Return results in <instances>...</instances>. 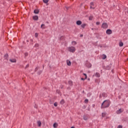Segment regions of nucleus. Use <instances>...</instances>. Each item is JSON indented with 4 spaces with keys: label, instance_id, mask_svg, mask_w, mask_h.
<instances>
[{
    "label": "nucleus",
    "instance_id": "1",
    "mask_svg": "<svg viewBox=\"0 0 128 128\" xmlns=\"http://www.w3.org/2000/svg\"><path fill=\"white\" fill-rule=\"evenodd\" d=\"M112 102L110 100H104L101 104V108H110Z\"/></svg>",
    "mask_w": 128,
    "mask_h": 128
},
{
    "label": "nucleus",
    "instance_id": "2",
    "mask_svg": "<svg viewBox=\"0 0 128 128\" xmlns=\"http://www.w3.org/2000/svg\"><path fill=\"white\" fill-rule=\"evenodd\" d=\"M101 28H108V23L106 22H103Z\"/></svg>",
    "mask_w": 128,
    "mask_h": 128
},
{
    "label": "nucleus",
    "instance_id": "3",
    "mask_svg": "<svg viewBox=\"0 0 128 128\" xmlns=\"http://www.w3.org/2000/svg\"><path fill=\"white\" fill-rule=\"evenodd\" d=\"M68 50L70 52H76V48L74 46L69 47L68 48Z\"/></svg>",
    "mask_w": 128,
    "mask_h": 128
},
{
    "label": "nucleus",
    "instance_id": "4",
    "mask_svg": "<svg viewBox=\"0 0 128 128\" xmlns=\"http://www.w3.org/2000/svg\"><path fill=\"white\" fill-rule=\"evenodd\" d=\"M88 118H90V115H88V114L84 115L83 120H88Z\"/></svg>",
    "mask_w": 128,
    "mask_h": 128
},
{
    "label": "nucleus",
    "instance_id": "5",
    "mask_svg": "<svg viewBox=\"0 0 128 128\" xmlns=\"http://www.w3.org/2000/svg\"><path fill=\"white\" fill-rule=\"evenodd\" d=\"M90 10H94V8H96L94 7H92V6H94V2H91L90 3Z\"/></svg>",
    "mask_w": 128,
    "mask_h": 128
},
{
    "label": "nucleus",
    "instance_id": "6",
    "mask_svg": "<svg viewBox=\"0 0 128 128\" xmlns=\"http://www.w3.org/2000/svg\"><path fill=\"white\" fill-rule=\"evenodd\" d=\"M106 34H112V30L110 29H108L106 30Z\"/></svg>",
    "mask_w": 128,
    "mask_h": 128
},
{
    "label": "nucleus",
    "instance_id": "7",
    "mask_svg": "<svg viewBox=\"0 0 128 128\" xmlns=\"http://www.w3.org/2000/svg\"><path fill=\"white\" fill-rule=\"evenodd\" d=\"M110 68H112V63L106 66V70H110Z\"/></svg>",
    "mask_w": 128,
    "mask_h": 128
},
{
    "label": "nucleus",
    "instance_id": "8",
    "mask_svg": "<svg viewBox=\"0 0 128 128\" xmlns=\"http://www.w3.org/2000/svg\"><path fill=\"white\" fill-rule=\"evenodd\" d=\"M34 20H38V16L36 15L32 16Z\"/></svg>",
    "mask_w": 128,
    "mask_h": 128
},
{
    "label": "nucleus",
    "instance_id": "9",
    "mask_svg": "<svg viewBox=\"0 0 128 128\" xmlns=\"http://www.w3.org/2000/svg\"><path fill=\"white\" fill-rule=\"evenodd\" d=\"M82 24V22L80 20H78L76 22V24L77 26H80Z\"/></svg>",
    "mask_w": 128,
    "mask_h": 128
},
{
    "label": "nucleus",
    "instance_id": "10",
    "mask_svg": "<svg viewBox=\"0 0 128 128\" xmlns=\"http://www.w3.org/2000/svg\"><path fill=\"white\" fill-rule=\"evenodd\" d=\"M4 60H8V54H5V55L4 56Z\"/></svg>",
    "mask_w": 128,
    "mask_h": 128
},
{
    "label": "nucleus",
    "instance_id": "11",
    "mask_svg": "<svg viewBox=\"0 0 128 128\" xmlns=\"http://www.w3.org/2000/svg\"><path fill=\"white\" fill-rule=\"evenodd\" d=\"M66 64L67 66H72V62H70V60H66Z\"/></svg>",
    "mask_w": 128,
    "mask_h": 128
},
{
    "label": "nucleus",
    "instance_id": "12",
    "mask_svg": "<svg viewBox=\"0 0 128 128\" xmlns=\"http://www.w3.org/2000/svg\"><path fill=\"white\" fill-rule=\"evenodd\" d=\"M34 12L36 14H40V10L36 9L34 10Z\"/></svg>",
    "mask_w": 128,
    "mask_h": 128
},
{
    "label": "nucleus",
    "instance_id": "13",
    "mask_svg": "<svg viewBox=\"0 0 128 128\" xmlns=\"http://www.w3.org/2000/svg\"><path fill=\"white\" fill-rule=\"evenodd\" d=\"M92 64L88 62L86 64V66H87V68H92Z\"/></svg>",
    "mask_w": 128,
    "mask_h": 128
},
{
    "label": "nucleus",
    "instance_id": "14",
    "mask_svg": "<svg viewBox=\"0 0 128 128\" xmlns=\"http://www.w3.org/2000/svg\"><path fill=\"white\" fill-rule=\"evenodd\" d=\"M102 96H103V98H107L108 97V94H106V92H102Z\"/></svg>",
    "mask_w": 128,
    "mask_h": 128
},
{
    "label": "nucleus",
    "instance_id": "15",
    "mask_svg": "<svg viewBox=\"0 0 128 128\" xmlns=\"http://www.w3.org/2000/svg\"><path fill=\"white\" fill-rule=\"evenodd\" d=\"M68 84H70V86H74L72 81V80H70L68 82Z\"/></svg>",
    "mask_w": 128,
    "mask_h": 128
},
{
    "label": "nucleus",
    "instance_id": "16",
    "mask_svg": "<svg viewBox=\"0 0 128 128\" xmlns=\"http://www.w3.org/2000/svg\"><path fill=\"white\" fill-rule=\"evenodd\" d=\"M58 123L56 122H55L53 124V127L54 128H58Z\"/></svg>",
    "mask_w": 128,
    "mask_h": 128
},
{
    "label": "nucleus",
    "instance_id": "17",
    "mask_svg": "<svg viewBox=\"0 0 128 128\" xmlns=\"http://www.w3.org/2000/svg\"><path fill=\"white\" fill-rule=\"evenodd\" d=\"M95 76H96V78H100V74L98 72H96L95 74Z\"/></svg>",
    "mask_w": 128,
    "mask_h": 128
},
{
    "label": "nucleus",
    "instance_id": "18",
    "mask_svg": "<svg viewBox=\"0 0 128 128\" xmlns=\"http://www.w3.org/2000/svg\"><path fill=\"white\" fill-rule=\"evenodd\" d=\"M10 62H16V59H10Z\"/></svg>",
    "mask_w": 128,
    "mask_h": 128
},
{
    "label": "nucleus",
    "instance_id": "19",
    "mask_svg": "<svg viewBox=\"0 0 128 128\" xmlns=\"http://www.w3.org/2000/svg\"><path fill=\"white\" fill-rule=\"evenodd\" d=\"M122 108L119 109L116 112V113L118 114H122Z\"/></svg>",
    "mask_w": 128,
    "mask_h": 128
},
{
    "label": "nucleus",
    "instance_id": "20",
    "mask_svg": "<svg viewBox=\"0 0 128 128\" xmlns=\"http://www.w3.org/2000/svg\"><path fill=\"white\" fill-rule=\"evenodd\" d=\"M86 26H87L86 24H81V28H84V27Z\"/></svg>",
    "mask_w": 128,
    "mask_h": 128
},
{
    "label": "nucleus",
    "instance_id": "21",
    "mask_svg": "<svg viewBox=\"0 0 128 128\" xmlns=\"http://www.w3.org/2000/svg\"><path fill=\"white\" fill-rule=\"evenodd\" d=\"M56 92L58 94H60V96H62V92H60V90H56Z\"/></svg>",
    "mask_w": 128,
    "mask_h": 128
},
{
    "label": "nucleus",
    "instance_id": "22",
    "mask_svg": "<svg viewBox=\"0 0 128 128\" xmlns=\"http://www.w3.org/2000/svg\"><path fill=\"white\" fill-rule=\"evenodd\" d=\"M38 126H42V122L40 120L38 121Z\"/></svg>",
    "mask_w": 128,
    "mask_h": 128
},
{
    "label": "nucleus",
    "instance_id": "23",
    "mask_svg": "<svg viewBox=\"0 0 128 128\" xmlns=\"http://www.w3.org/2000/svg\"><path fill=\"white\" fill-rule=\"evenodd\" d=\"M119 46H124V42H119Z\"/></svg>",
    "mask_w": 128,
    "mask_h": 128
},
{
    "label": "nucleus",
    "instance_id": "24",
    "mask_svg": "<svg viewBox=\"0 0 128 128\" xmlns=\"http://www.w3.org/2000/svg\"><path fill=\"white\" fill-rule=\"evenodd\" d=\"M106 116V112H102V118H105Z\"/></svg>",
    "mask_w": 128,
    "mask_h": 128
},
{
    "label": "nucleus",
    "instance_id": "25",
    "mask_svg": "<svg viewBox=\"0 0 128 128\" xmlns=\"http://www.w3.org/2000/svg\"><path fill=\"white\" fill-rule=\"evenodd\" d=\"M64 104V100L62 99L60 102V104Z\"/></svg>",
    "mask_w": 128,
    "mask_h": 128
},
{
    "label": "nucleus",
    "instance_id": "26",
    "mask_svg": "<svg viewBox=\"0 0 128 128\" xmlns=\"http://www.w3.org/2000/svg\"><path fill=\"white\" fill-rule=\"evenodd\" d=\"M92 18H94V16H90L88 18L89 20H92Z\"/></svg>",
    "mask_w": 128,
    "mask_h": 128
},
{
    "label": "nucleus",
    "instance_id": "27",
    "mask_svg": "<svg viewBox=\"0 0 128 128\" xmlns=\"http://www.w3.org/2000/svg\"><path fill=\"white\" fill-rule=\"evenodd\" d=\"M60 40H64V36H62L60 38Z\"/></svg>",
    "mask_w": 128,
    "mask_h": 128
},
{
    "label": "nucleus",
    "instance_id": "28",
    "mask_svg": "<svg viewBox=\"0 0 128 128\" xmlns=\"http://www.w3.org/2000/svg\"><path fill=\"white\" fill-rule=\"evenodd\" d=\"M72 46H76V42L72 41Z\"/></svg>",
    "mask_w": 128,
    "mask_h": 128
},
{
    "label": "nucleus",
    "instance_id": "29",
    "mask_svg": "<svg viewBox=\"0 0 128 128\" xmlns=\"http://www.w3.org/2000/svg\"><path fill=\"white\" fill-rule=\"evenodd\" d=\"M41 28L44 29L46 28L44 27V24H42L40 26Z\"/></svg>",
    "mask_w": 128,
    "mask_h": 128
},
{
    "label": "nucleus",
    "instance_id": "30",
    "mask_svg": "<svg viewBox=\"0 0 128 128\" xmlns=\"http://www.w3.org/2000/svg\"><path fill=\"white\" fill-rule=\"evenodd\" d=\"M42 72V70H40L38 72V74L40 76Z\"/></svg>",
    "mask_w": 128,
    "mask_h": 128
},
{
    "label": "nucleus",
    "instance_id": "31",
    "mask_svg": "<svg viewBox=\"0 0 128 128\" xmlns=\"http://www.w3.org/2000/svg\"><path fill=\"white\" fill-rule=\"evenodd\" d=\"M43 2L44 4H48V0H43Z\"/></svg>",
    "mask_w": 128,
    "mask_h": 128
},
{
    "label": "nucleus",
    "instance_id": "32",
    "mask_svg": "<svg viewBox=\"0 0 128 128\" xmlns=\"http://www.w3.org/2000/svg\"><path fill=\"white\" fill-rule=\"evenodd\" d=\"M38 46H40L38 44H36L34 46V48H38Z\"/></svg>",
    "mask_w": 128,
    "mask_h": 128
},
{
    "label": "nucleus",
    "instance_id": "33",
    "mask_svg": "<svg viewBox=\"0 0 128 128\" xmlns=\"http://www.w3.org/2000/svg\"><path fill=\"white\" fill-rule=\"evenodd\" d=\"M84 102L85 104H88V99H86V100H84Z\"/></svg>",
    "mask_w": 128,
    "mask_h": 128
},
{
    "label": "nucleus",
    "instance_id": "34",
    "mask_svg": "<svg viewBox=\"0 0 128 128\" xmlns=\"http://www.w3.org/2000/svg\"><path fill=\"white\" fill-rule=\"evenodd\" d=\"M34 36L35 38H38V33H35Z\"/></svg>",
    "mask_w": 128,
    "mask_h": 128
},
{
    "label": "nucleus",
    "instance_id": "35",
    "mask_svg": "<svg viewBox=\"0 0 128 128\" xmlns=\"http://www.w3.org/2000/svg\"><path fill=\"white\" fill-rule=\"evenodd\" d=\"M54 106H58V102H55L54 104Z\"/></svg>",
    "mask_w": 128,
    "mask_h": 128
},
{
    "label": "nucleus",
    "instance_id": "36",
    "mask_svg": "<svg viewBox=\"0 0 128 128\" xmlns=\"http://www.w3.org/2000/svg\"><path fill=\"white\" fill-rule=\"evenodd\" d=\"M106 56L105 54H104L102 57V60H106Z\"/></svg>",
    "mask_w": 128,
    "mask_h": 128
},
{
    "label": "nucleus",
    "instance_id": "37",
    "mask_svg": "<svg viewBox=\"0 0 128 128\" xmlns=\"http://www.w3.org/2000/svg\"><path fill=\"white\" fill-rule=\"evenodd\" d=\"M84 76H85V78H88V76H86V74L84 73Z\"/></svg>",
    "mask_w": 128,
    "mask_h": 128
},
{
    "label": "nucleus",
    "instance_id": "38",
    "mask_svg": "<svg viewBox=\"0 0 128 128\" xmlns=\"http://www.w3.org/2000/svg\"><path fill=\"white\" fill-rule=\"evenodd\" d=\"M24 56H25V57L26 58V56H28V52H26L24 54Z\"/></svg>",
    "mask_w": 128,
    "mask_h": 128
},
{
    "label": "nucleus",
    "instance_id": "39",
    "mask_svg": "<svg viewBox=\"0 0 128 128\" xmlns=\"http://www.w3.org/2000/svg\"><path fill=\"white\" fill-rule=\"evenodd\" d=\"M82 108H83L84 110H85V108H86V105L82 107Z\"/></svg>",
    "mask_w": 128,
    "mask_h": 128
},
{
    "label": "nucleus",
    "instance_id": "40",
    "mask_svg": "<svg viewBox=\"0 0 128 128\" xmlns=\"http://www.w3.org/2000/svg\"><path fill=\"white\" fill-rule=\"evenodd\" d=\"M30 66V64H28L26 66L25 68H28Z\"/></svg>",
    "mask_w": 128,
    "mask_h": 128
},
{
    "label": "nucleus",
    "instance_id": "41",
    "mask_svg": "<svg viewBox=\"0 0 128 128\" xmlns=\"http://www.w3.org/2000/svg\"><path fill=\"white\" fill-rule=\"evenodd\" d=\"M117 128H122V125H119Z\"/></svg>",
    "mask_w": 128,
    "mask_h": 128
},
{
    "label": "nucleus",
    "instance_id": "42",
    "mask_svg": "<svg viewBox=\"0 0 128 128\" xmlns=\"http://www.w3.org/2000/svg\"><path fill=\"white\" fill-rule=\"evenodd\" d=\"M100 22H96V24L97 26H100Z\"/></svg>",
    "mask_w": 128,
    "mask_h": 128
},
{
    "label": "nucleus",
    "instance_id": "43",
    "mask_svg": "<svg viewBox=\"0 0 128 128\" xmlns=\"http://www.w3.org/2000/svg\"><path fill=\"white\" fill-rule=\"evenodd\" d=\"M38 67H36L34 70V72H38Z\"/></svg>",
    "mask_w": 128,
    "mask_h": 128
},
{
    "label": "nucleus",
    "instance_id": "44",
    "mask_svg": "<svg viewBox=\"0 0 128 128\" xmlns=\"http://www.w3.org/2000/svg\"><path fill=\"white\" fill-rule=\"evenodd\" d=\"M102 68H104V70H106V66H102Z\"/></svg>",
    "mask_w": 128,
    "mask_h": 128
},
{
    "label": "nucleus",
    "instance_id": "45",
    "mask_svg": "<svg viewBox=\"0 0 128 128\" xmlns=\"http://www.w3.org/2000/svg\"><path fill=\"white\" fill-rule=\"evenodd\" d=\"M82 80H86V78H81Z\"/></svg>",
    "mask_w": 128,
    "mask_h": 128
},
{
    "label": "nucleus",
    "instance_id": "46",
    "mask_svg": "<svg viewBox=\"0 0 128 128\" xmlns=\"http://www.w3.org/2000/svg\"><path fill=\"white\" fill-rule=\"evenodd\" d=\"M60 88H62V89L64 88V86L61 85V86H60Z\"/></svg>",
    "mask_w": 128,
    "mask_h": 128
},
{
    "label": "nucleus",
    "instance_id": "47",
    "mask_svg": "<svg viewBox=\"0 0 128 128\" xmlns=\"http://www.w3.org/2000/svg\"><path fill=\"white\" fill-rule=\"evenodd\" d=\"M100 98H102V94H100L99 96Z\"/></svg>",
    "mask_w": 128,
    "mask_h": 128
},
{
    "label": "nucleus",
    "instance_id": "48",
    "mask_svg": "<svg viewBox=\"0 0 128 128\" xmlns=\"http://www.w3.org/2000/svg\"><path fill=\"white\" fill-rule=\"evenodd\" d=\"M88 96H92V93L90 92L88 94Z\"/></svg>",
    "mask_w": 128,
    "mask_h": 128
},
{
    "label": "nucleus",
    "instance_id": "49",
    "mask_svg": "<svg viewBox=\"0 0 128 128\" xmlns=\"http://www.w3.org/2000/svg\"><path fill=\"white\" fill-rule=\"evenodd\" d=\"M82 36H84V35H83V34H80V38H82Z\"/></svg>",
    "mask_w": 128,
    "mask_h": 128
},
{
    "label": "nucleus",
    "instance_id": "50",
    "mask_svg": "<svg viewBox=\"0 0 128 128\" xmlns=\"http://www.w3.org/2000/svg\"><path fill=\"white\" fill-rule=\"evenodd\" d=\"M92 108H94V106H95L94 104H92Z\"/></svg>",
    "mask_w": 128,
    "mask_h": 128
},
{
    "label": "nucleus",
    "instance_id": "51",
    "mask_svg": "<svg viewBox=\"0 0 128 128\" xmlns=\"http://www.w3.org/2000/svg\"><path fill=\"white\" fill-rule=\"evenodd\" d=\"M70 8L68 7H66V9L67 10Z\"/></svg>",
    "mask_w": 128,
    "mask_h": 128
},
{
    "label": "nucleus",
    "instance_id": "52",
    "mask_svg": "<svg viewBox=\"0 0 128 128\" xmlns=\"http://www.w3.org/2000/svg\"><path fill=\"white\" fill-rule=\"evenodd\" d=\"M88 80H90V78H88Z\"/></svg>",
    "mask_w": 128,
    "mask_h": 128
},
{
    "label": "nucleus",
    "instance_id": "53",
    "mask_svg": "<svg viewBox=\"0 0 128 128\" xmlns=\"http://www.w3.org/2000/svg\"><path fill=\"white\" fill-rule=\"evenodd\" d=\"M112 72L114 73V70H112Z\"/></svg>",
    "mask_w": 128,
    "mask_h": 128
},
{
    "label": "nucleus",
    "instance_id": "54",
    "mask_svg": "<svg viewBox=\"0 0 128 128\" xmlns=\"http://www.w3.org/2000/svg\"><path fill=\"white\" fill-rule=\"evenodd\" d=\"M31 42H33L32 40V39H30V40Z\"/></svg>",
    "mask_w": 128,
    "mask_h": 128
},
{
    "label": "nucleus",
    "instance_id": "55",
    "mask_svg": "<svg viewBox=\"0 0 128 128\" xmlns=\"http://www.w3.org/2000/svg\"><path fill=\"white\" fill-rule=\"evenodd\" d=\"M29 42L28 40H26L27 42Z\"/></svg>",
    "mask_w": 128,
    "mask_h": 128
},
{
    "label": "nucleus",
    "instance_id": "56",
    "mask_svg": "<svg viewBox=\"0 0 128 128\" xmlns=\"http://www.w3.org/2000/svg\"><path fill=\"white\" fill-rule=\"evenodd\" d=\"M84 90H83L82 91V93L84 94Z\"/></svg>",
    "mask_w": 128,
    "mask_h": 128
},
{
    "label": "nucleus",
    "instance_id": "57",
    "mask_svg": "<svg viewBox=\"0 0 128 128\" xmlns=\"http://www.w3.org/2000/svg\"><path fill=\"white\" fill-rule=\"evenodd\" d=\"M92 30H94V28H92Z\"/></svg>",
    "mask_w": 128,
    "mask_h": 128
},
{
    "label": "nucleus",
    "instance_id": "58",
    "mask_svg": "<svg viewBox=\"0 0 128 128\" xmlns=\"http://www.w3.org/2000/svg\"><path fill=\"white\" fill-rule=\"evenodd\" d=\"M118 98H120V96H118Z\"/></svg>",
    "mask_w": 128,
    "mask_h": 128
},
{
    "label": "nucleus",
    "instance_id": "59",
    "mask_svg": "<svg viewBox=\"0 0 128 128\" xmlns=\"http://www.w3.org/2000/svg\"><path fill=\"white\" fill-rule=\"evenodd\" d=\"M44 68V66H43V68Z\"/></svg>",
    "mask_w": 128,
    "mask_h": 128
},
{
    "label": "nucleus",
    "instance_id": "60",
    "mask_svg": "<svg viewBox=\"0 0 128 128\" xmlns=\"http://www.w3.org/2000/svg\"><path fill=\"white\" fill-rule=\"evenodd\" d=\"M23 43H24V44H26V43L24 42H23Z\"/></svg>",
    "mask_w": 128,
    "mask_h": 128
},
{
    "label": "nucleus",
    "instance_id": "61",
    "mask_svg": "<svg viewBox=\"0 0 128 128\" xmlns=\"http://www.w3.org/2000/svg\"><path fill=\"white\" fill-rule=\"evenodd\" d=\"M100 72H102V70H101Z\"/></svg>",
    "mask_w": 128,
    "mask_h": 128
},
{
    "label": "nucleus",
    "instance_id": "62",
    "mask_svg": "<svg viewBox=\"0 0 128 128\" xmlns=\"http://www.w3.org/2000/svg\"><path fill=\"white\" fill-rule=\"evenodd\" d=\"M8 0V2H10V0Z\"/></svg>",
    "mask_w": 128,
    "mask_h": 128
},
{
    "label": "nucleus",
    "instance_id": "63",
    "mask_svg": "<svg viewBox=\"0 0 128 128\" xmlns=\"http://www.w3.org/2000/svg\"><path fill=\"white\" fill-rule=\"evenodd\" d=\"M86 62H88V60H86Z\"/></svg>",
    "mask_w": 128,
    "mask_h": 128
}]
</instances>
